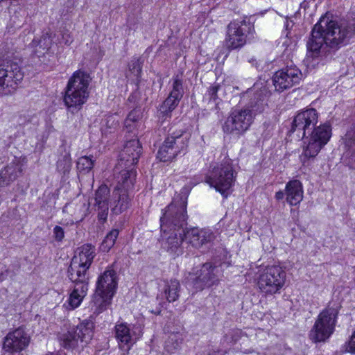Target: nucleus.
I'll list each match as a JSON object with an SVG mask.
<instances>
[{"mask_svg":"<svg viewBox=\"0 0 355 355\" xmlns=\"http://www.w3.org/2000/svg\"><path fill=\"white\" fill-rule=\"evenodd\" d=\"M223 166V198H227L230 193V189L235 182V173L232 166L225 161Z\"/></svg>","mask_w":355,"mask_h":355,"instance_id":"29","label":"nucleus"},{"mask_svg":"<svg viewBox=\"0 0 355 355\" xmlns=\"http://www.w3.org/2000/svg\"><path fill=\"white\" fill-rule=\"evenodd\" d=\"M189 137V135L182 130L178 132H172L159 148L157 158L162 162H168L179 154L184 153Z\"/></svg>","mask_w":355,"mask_h":355,"instance_id":"9","label":"nucleus"},{"mask_svg":"<svg viewBox=\"0 0 355 355\" xmlns=\"http://www.w3.org/2000/svg\"><path fill=\"white\" fill-rule=\"evenodd\" d=\"M111 196L107 186L102 184L96 191L94 194V206L98 213L99 220L105 221L108 215L109 205Z\"/></svg>","mask_w":355,"mask_h":355,"instance_id":"17","label":"nucleus"},{"mask_svg":"<svg viewBox=\"0 0 355 355\" xmlns=\"http://www.w3.org/2000/svg\"><path fill=\"white\" fill-rule=\"evenodd\" d=\"M88 287L81 285L75 284L74 288L69 295L67 301L68 308L69 309H75L78 307L83 302L84 297L87 295Z\"/></svg>","mask_w":355,"mask_h":355,"instance_id":"27","label":"nucleus"},{"mask_svg":"<svg viewBox=\"0 0 355 355\" xmlns=\"http://www.w3.org/2000/svg\"><path fill=\"white\" fill-rule=\"evenodd\" d=\"M90 77L83 71H75L69 78L65 89L64 102L71 112H78L87 102L89 97Z\"/></svg>","mask_w":355,"mask_h":355,"instance_id":"4","label":"nucleus"},{"mask_svg":"<svg viewBox=\"0 0 355 355\" xmlns=\"http://www.w3.org/2000/svg\"><path fill=\"white\" fill-rule=\"evenodd\" d=\"M113 296L107 293H98L96 291L91 304L94 313L98 315L106 310L110 305Z\"/></svg>","mask_w":355,"mask_h":355,"instance_id":"26","label":"nucleus"},{"mask_svg":"<svg viewBox=\"0 0 355 355\" xmlns=\"http://www.w3.org/2000/svg\"><path fill=\"white\" fill-rule=\"evenodd\" d=\"M141 335L142 328L140 324L121 322L115 325V336L119 347H126V351H129L130 347L136 343Z\"/></svg>","mask_w":355,"mask_h":355,"instance_id":"12","label":"nucleus"},{"mask_svg":"<svg viewBox=\"0 0 355 355\" xmlns=\"http://www.w3.org/2000/svg\"><path fill=\"white\" fill-rule=\"evenodd\" d=\"M350 167L352 168H355V165L354 166V165H351Z\"/></svg>","mask_w":355,"mask_h":355,"instance_id":"47","label":"nucleus"},{"mask_svg":"<svg viewBox=\"0 0 355 355\" xmlns=\"http://www.w3.org/2000/svg\"><path fill=\"white\" fill-rule=\"evenodd\" d=\"M302 78L300 70L290 66L277 71L272 77V82L277 91L283 92L299 84Z\"/></svg>","mask_w":355,"mask_h":355,"instance_id":"15","label":"nucleus"},{"mask_svg":"<svg viewBox=\"0 0 355 355\" xmlns=\"http://www.w3.org/2000/svg\"><path fill=\"white\" fill-rule=\"evenodd\" d=\"M141 116L142 112L139 109H135L128 114L124 123L128 132H133L137 128Z\"/></svg>","mask_w":355,"mask_h":355,"instance_id":"32","label":"nucleus"},{"mask_svg":"<svg viewBox=\"0 0 355 355\" xmlns=\"http://www.w3.org/2000/svg\"><path fill=\"white\" fill-rule=\"evenodd\" d=\"M53 33L51 32H46L42 35L38 40L33 41V46L35 48V53L39 54H44L47 51L52 44Z\"/></svg>","mask_w":355,"mask_h":355,"instance_id":"31","label":"nucleus"},{"mask_svg":"<svg viewBox=\"0 0 355 355\" xmlns=\"http://www.w3.org/2000/svg\"><path fill=\"white\" fill-rule=\"evenodd\" d=\"M191 189L183 187L166 207L161 222V245L170 255L178 256L183 252L182 242L187 225V198Z\"/></svg>","mask_w":355,"mask_h":355,"instance_id":"1","label":"nucleus"},{"mask_svg":"<svg viewBox=\"0 0 355 355\" xmlns=\"http://www.w3.org/2000/svg\"><path fill=\"white\" fill-rule=\"evenodd\" d=\"M355 35V19L340 24L327 16L322 17L313 26L306 46L313 58L318 57L327 46L338 48Z\"/></svg>","mask_w":355,"mask_h":355,"instance_id":"3","label":"nucleus"},{"mask_svg":"<svg viewBox=\"0 0 355 355\" xmlns=\"http://www.w3.org/2000/svg\"><path fill=\"white\" fill-rule=\"evenodd\" d=\"M346 351L352 354H355V331L346 345Z\"/></svg>","mask_w":355,"mask_h":355,"instance_id":"41","label":"nucleus"},{"mask_svg":"<svg viewBox=\"0 0 355 355\" xmlns=\"http://www.w3.org/2000/svg\"><path fill=\"white\" fill-rule=\"evenodd\" d=\"M71 168V159L69 153L64 152L61 155L57 162V168L59 172L65 174L68 173Z\"/></svg>","mask_w":355,"mask_h":355,"instance_id":"36","label":"nucleus"},{"mask_svg":"<svg viewBox=\"0 0 355 355\" xmlns=\"http://www.w3.org/2000/svg\"><path fill=\"white\" fill-rule=\"evenodd\" d=\"M53 237L58 242H61L64 237V231L60 226L56 225L53 228Z\"/></svg>","mask_w":355,"mask_h":355,"instance_id":"40","label":"nucleus"},{"mask_svg":"<svg viewBox=\"0 0 355 355\" xmlns=\"http://www.w3.org/2000/svg\"><path fill=\"white\" fill-rule=\"evenodd\" d=\"M182 336L179 333L171 334L165 343V349L169 354H173L180 349L182 343Z\"/></svg>","mask_w":355,"mask_h":355,"instance_id":"33","label":"nucleus"},{"mask_svg":"<svg viewBox=\"0 0 355 355\" xmlns=\"http://www.w3.org/2000/svg\"><path fill=\"white\" fill-rule=\"evenodd\" d=\"M250 24L245 20H234L227 27L225 44L229 49H235L243 46L246 42V32Z\"/></svg>","mask_w":355,"mask_h":355,"instance_id":"13","label":"nucleus"},{"mask_svg":"<svg viewBox=\"0 0 355 355\" xmlns=\"http://www.w3.org/2000/svg\"><path fill=\"white\" fill-rule=\"evenodd\" d=\"M318 119L316 110L310 108L297 114L292 122L290 132L304 139L302 154L304 159L315 158L331 138L330 125L324 123L316 127Z\"/></svg>","mask_w":355,"mask_h":355,"instance_id":"2","label":"nucleus"},{"mask_svg":"<svg viewBox=\"0 0 355 355\" xmlns=\"http://www.w3.org/2000/svg\"><path fill=\"white\" fill-rule=\"evenodd\" d=\"M68 207H69V205H67L63 208V211H64H64H67V209H68Z\"/></svg>","mask_w":355,"mask_h":355,"instance_id":"46","label":"nucleus"},{"mask_svg":"<svg viewBox=\"0 0 355 355\" xmlns=\"http://www.w3.org/2000/svg\"><path fill=\"white\" fill-rule=\"evenodd\" d=\"M218 103H216V107H218Z\"/></svg>","mask_w":355,"mask_h":355,"instance_id":"49","label":"nucleus"},{"mask_svg":"<svg viewBox=\"0 0 355 355\" xmlns=\"http://www.w3.org/2000/svg\"><path fill=\"white\" fill-rule=\"evenodd\" d=\"M222 168L214 166L209 171L206 176L205 182L211 188L215 189L216 191L222 193Z\"/></svg>","mask_w":355,"mask_h":355,"instance_id":"28","label":"nucleus"},{"mask_svg":"<svg viewBox=\"0 0 355 355\" xmlns=\"http://www.w3.org/2000/svg\"><path fill=\"white\" fill-rule=\"evenodd\" d=\"M141 73V64L139 58H134L128 64L126 76L132 80H138Z\"/></svg>","mask_w":355,"mask_h":355,"instance_id":"34","label":"nucleus"},{"mask_svg":"<svg viewBox=\"0 0 355 355\" xmlns=\"http://www.w3.org/2000/svg\"><path fill=\"white\" fill-rule=\"evenodd\" d=\"M179 102L180 101L168 96L162 105L160 112L163 113L164 115H168V114H170L178 106Z\"/></svg>","mask_w":355,"mask_h":355,"instance_id":"39","label":"nucleus"},{"mask_svg":"<svg viewBox=\"0 0 355 355\" xmlns=\"http://www.w3.org/2000/svg\"><path fill=\"white\" fill-rule=\"evenodd\" d=\"M117 287L116 272L108 267L98 278L96 291L98 293H107L114 295Z\"/></svg>","mask_w":355,"mask_h":355,"instance_id":"18","label":"nucleus"},{"mask_svg":"<svg viewBox=\"0 0 355 355\" xmlns=\"http://www.w3.org/2000/svg\"><path fill=\"white\" fill-rule=\"evenodd\" d=\"M252 121L250 110H234L227 117L223 125V131L240 135L245 132Z\"/></svg>","mask_w":355,"mask_h":355,"instance_id":"11","label":"nucleus"},{"mask_svg":"<svg viewBox=\"0 0 355 355\" xmlns=\"http://www.w3.org/2000/svg\"><path fill=\"white\" fill-rule=\"evenodd\" d=\"M285 196H286V191L284 192L283 191H279L275 193V198L277 200H282Z\"/></svg>","mask_w":355,"mask_h":355,"instance_id":"44","label":"nucleus"},{"mask_svg":"<svg viewBox=\"0 0 355 355\" xmlns=\"http://www.w3.org/2000/svg\"><path fill=\"white\" fill-rule=\"evenodd\" d=\"M94 325L92 320H85L72 329L58 336V340L62 347L71 350L86 345L92 338Z\"/></svg>","mask_w":355,"mask_h":355,"instance_id":"6","label":"nucleus"},{"mask_svg":"<svg viewBox=\"0 0 355 355\" xmlns=\"http://www.w3.org/2000/svg\"><path fill=\"white\" fill-rule=\"evenodd\" d=\"M130 198L128 192L125 190H113L110 204L111 211L114 214H120L125 211L130 206Z\"/></svg>","mask_w":355,"mask_h":355,"instance_id":"21","label":"nucleus"},{"mask_svg":"<svg viewBox=\"0 0 355 355\" xmlns=\"http://www.w3.org/2000/svg\"><path fill=\"white\" fill-rule=\"evenodd\" d=\"M24 73L19 64L7 61L0 64V96L12 94L22 80Z\"/></svg>","mask_w":355,"mask_h":355,"instance_id":"10","label":"nucleus"},{"mask_svg":"<svg viewBox=\"0 0 355 355\" xmlns=\"http://www.w3.org/2000/svg\"><path fill=\"white\" fill-rule=\"evenodd\" d=\"M8 270H5L4 272L1 271L0 272V282H2V281H3L6 279V277L8 275Z\"/></svg>","mask_w":355,"mask_h":355,"instance_id":"45","label":"nucleus"},{"mask_svg":"<svg viewBox=\"0 0 355 355\" xmlns=\"http://www.w3.org/2000/svg\"><path fill=\"white\" fill-rule=\"evenodd\" d=\"M22 164L15 159L0 172V187H6L13 182L21 173Z\"/></svg>","mask_w":355,"mask_h":355,"instance_id":"23","label":"nucleus"},{"mask_svg":"<svg viewBox=\"0 0 355 355\" xmlns=\"http://www.w3.org/2000/svg\"><path fill=\"white\" fill-rule=\"evenodd\" d=\"M286 274L282 267L277 265L265 268L259 276L257 286L264 294H275L282 289Z\"/></svg>","mask_w":355,"mask_h":355,"instance_id":"7","label":"nucleus"},{"mask_svg":"<svg viewBox=\"0 0 355 355\" xmlns=\"http://www.w3.org/2000/svg\"><path fill=\"white\" fill-rule=\"evenodd\" d=\"M186 241L195 248H200L203 244L211 241L212 234L209 230L197 227L185 230L184 234Z\"/></svg>","mask_w":355,"mask_h":355,"instance_id":"20","label":"nucleus"},{"mask_svg":"<svg viewBox=\"0 0 355 355\" xmlns=\"http://www.w3.org/2000/svg\"><path fill=\"white\" fill-rule=\"evenodd\" d=\"M180 284L177 279L166 282L164 286V297L168 302L176 301L180 295Z\"/></svg>","mask_w":355,"mask_h":355,"instance_id":"30","label":"nucleus"},{"mask_svg":"<svg viewBox=\"0 0 355 355\" xmlns=\"http://www.w3.org/2000/svg\"><path fill=\"white\" fill-rule=\"evenodd\" d=\"M141 153V146L138 139L128 141L120 153L117 170L122 167L135 166Z\"/></svg>","mask_w":355,"mask_h":355,"instance_id":"16","label":"nucleus"},{"mask_svg":"<svg viewBox=\"0 0 355 355\" xmlns=\"http://www.w3.org/2000/svg\"><path fill=\"white\" fill-rule=\"evenodd\" d=\"M338 305L330 304L318 315L314 325L309 332V338L314 343L325 342L335 331Z\"/></svg>","mask_w":355,"mask_h":355,"instance_id":"5","label":"nucleus"},{"mask_svg":"<svg viewBox=\"0 0 355 355\" xmlns=\"http://www.w3.org/2000/svg\"><path fill=\"white\" fill-rule=\"evenodd\" d=\"M119 234V231L116 229H113L107 233L101 245V250L105 252L110 251L114 245Z\"/></svg>","mask_w":355,"mask_h":355,"instance_id":"35","label":"nucleus"},{"mask_svg":"<svg viewBox=\"0 0 355 355\" xmlns=\"http://www.w3.org/2000/svg\"><path fill=\"white\" fill-rule=\"evenodd\" d=\"M284 45H286L287 46H288V44H286V42H284Z\"/></svg>","mask_w":355,"mask_h":355,"instance_id":"48","label":"nucleus"},{"mask_svg":"<svg viewBox=\"0 0 355 355\" xmlns=\"http://www.w3.org/2000/svg\"><path fill=\"white\" fill-rule=\"evenodd\" d=\"M218 268L209 263L203 264L200 269L193 268L185 277L187 287L193 288L196 291L206 287L211 286L219 282Z\"/></svg>","mask_w":355,"mask_h":355,"instance_id":"8","label":"nucleus"},{"mask_svg":"<svg viewBox=\"0 0 355 355\" xmlns=\"http://www.w3.org/2000/svg\"><path fill=\"white\" fill-rule=\"evenodd\" d=\"M286 200L291 206L299 205L303 200L302 183L298 180L288 181L285 187Z\"/></svg>","mask_w":355,"mask_h":355,"instance_id":"22","label":"nucleus"},{"mask_svg":"<svg viewBox=\"0 0 355 355\" xmlns=\"http://www.w3.org/2000/svg\"><path fill=\"white\" fill-rule=\"evenodd\" d=\"M219 86H214L210 88L209 90V95L210 96V101L215 102L217 99V92L219 89Z\"/></svg>","mask_w":355,"mask_h":355,"instance_id":"43","label":"nucleus"},{"mask_svg":"<svg viewBox=\"0 0 355 355\" xmlns=\"http://www.w3.org/2000/svg\"><path fill=\"white\" fill-rule=\"evenodd\" d=\"M115 168V178L117 182L114 189L125 190L126 192L132 188L136 178V171L134 166L122 167L117 170Z\"/></svg>","mask_w":355,"mask_h":355,"instance_id":"19","label":"nucleus"},{"mask_svg":"<svg viewBox=\"0 0 355 355\" xmlns=\"http://www.w3.org/2000/svg\"><path fill=\"white\" fill-rule=\"evenodd\" d=\"M88 269L83 266H78L71 262L67 271L68 277L75 284H81L88 287Z\"/></svg>","mask_w":355,"mask_h":355,"instance_id":"25","label":"nucleus"},{"mask_svg":"<svg viewBox=\"0 0 355 355\" xmlns=\"http://www.w3.org/2000/svg\"><path fill=\"white\" fill-rule=\"evenodd\" d=\"M184 94L183 87L182 81L176 77L173 83L172 90L171 91L168 96L172 98L180 101Z\"/></svg>","mask_w":355,"mask_h":355,"instance_id":"38","label":"nucleus"},{"mask_svg":"<svg viewBox=\"0 0 355 355\" xmlns=\"http://www.w3.org/2000/svg\"><path fill=\"white\" fill-rule=\"evenodd\" d=\"M94 159L92 156L80 157L77 162V168L83 173H88L94 166Z\"/></svg>","mask_w":355,"mask_h":355,"instance_id":"37","label":"nucleus"},{"mask_svg":"<svg viewBox=\"0 0 355 355\" xmlns=\"http://www.w3.org/2000/svg\"><path fill=\"white\" fill-rule=\"evenodd\" d=\"M105 125L107 128H114L117 125V122L114 116H109L104 120L103 126Z\"/></svg>","mask_w":355,"mask_h":355,"instance_id":"42","label":"nucleus"},{"mask_svg":"<svg viewBox=\"0 0 355 355\" xmlns=\"http://www.w3.org/2000/svg\"><path fill=\"white\" fill-rule=\"evenodd\" d=\"M95 257V248L91 244H85L78 249V254L75 255L71 262L78 266L89 268Z\"/></svg>","mask_w":355,"mask_h":355,"instance_id":"24","label":"nucleus"},{"mask_svg":"<svg viewBox=\"0 0 355 355\" xmlns=\"http://www.w3.org/2000/svg\"><path fill=\"white\" fill-rule=\"evenodd\" d=\"M30 338L24 329L10 331L4 338L2 355H19L29 344Z\"/></svg>","mask_w":355,"mask_h":355,"instance_id":"14","label":"nucleus"}]
</instances>
